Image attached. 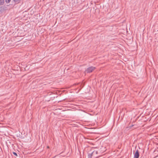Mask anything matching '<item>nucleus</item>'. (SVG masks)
Returning <instances> with one entry per match:
<instances>
[{
  "instance_id": "6",
  "label": "nucleus",
  "mask_w": 158,
  "mask_h": 158,
  "mask_svg": "<svg viewBox=\"0 0 158 158\" xmlns=\"http://www.w3.org/2000/svg\"><path fill=\"white\" fill-rule=\"evenodd\" d=\"M89 158H92V154H89L88 155Z\"/></svg>"
},
{
  "instance_id": "1",
  "label": "nucleus",
  "mask_w": 158,
  "mask_h": 158,
  "mask_svg": "<svg viewBox=\"0 0 158 158\" xmlns=\"http://www.w3.org/2000/svg\"><path fill=\"white\" fill-rule=\"evenodd\" d=\"M95 68L94 67H90L88 68L85 70V72L87 73H90L92 72L94 70Z\"/></svg>"
},
{
  "instance_id": "4",
  "label": "nucleus",
  "mask_w": 158,
  "mask_h": 158,
  "mask_svg": "<svg viewBox=\"0 0 158 158\" xmlns=\"http://www.w3.org/2000/svg\"><path fill=\"white\" fill-rule=\"evenodd\" d=\"M21 0H14V1L17 3H19Z\"/></svg>"
},
{
  "instance_id": "3",
  "label": "nucleus",
  "mask_w": 158,
  "mask_h": 158,
  "mask_svg": "<svg viewBox=\"0 0 158 158\" xmlns=\"http://www.w3.org/2000/svg\"><path fill=\"white\" fill-rule=\"evenodd\" d=\"M4 2V0H0V5H2Z\"/></svg>"
},
{
  "instance_id": "5",
  "label": "nucleus",
  "mask_w": 158,
  "mask_h": 158,
  "mask_svg": "<svg viewBox=\"0 0 158 158\" xmlns=\"http://www.w3.org/2000/svg\"><path fill=\"white\" fill-rule=\"evenodd\" d=\"M10 1H11V0H5L6 2L7 3H9L10 2Z\"/></svg>"
},
{
  "instance_id": "2",
  "label": "nucleus",
  "mask_w": 158,
  "mask_h": 158,
  "mask_svg": "<svg viewBox=\"0 0 158 158\" xmlns=\"http://www.w3.org/2000/svg\"><path fill=\"white\" fill-rule=\"evenodd\" d=\"M139 154L138 150L136 151L134 153V158H139Z\"/></svg>"
},
{
  "instance_id": "7",
  "label": "nucleus",
  "mask_w": 158,
  "mask_h": 158,
  "mask_svg": "<svg viewBox=\"0 0 158 158\" xmlns=\"http://www.w3.org/2000/svg\"><path fill=\"white\" fill-rule=\"evenodd\" d=\"M13 154L15 155V156H17V153H16V152H13Z\"/></svg>"
}]
</instances>
